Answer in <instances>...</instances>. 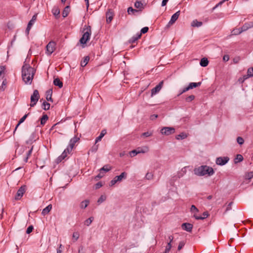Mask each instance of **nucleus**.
I'll return each mask as SVG.
<instances>
[{
  "mask_svg": "<svg viewBox=\"0 0 253 253\" xmlns=\"http://www.w3.org/2000/svg\"><path fill=\"white\" fill-rule=\"evenodd\" d=\"M37 14H34L33 16L32 19L30 20V21L28 22V25H29L31 26H32L35 23V21L37 19Z\"/></svg>",
  "mask_w": 253,
  "mask_h": 253,
  "instance_id": "34",
  "label": "nucleus"
},
{
  "mask_svg": "<svg viewBox=\"0 0 253 253\" xmlns=\"http://www.w3.org/2000/svg\"><path fill=\"white\" fill-rule=\"evenodd\" d=\"M40 98V95L38 90L36 89L34 90V92L32 95L31 96L30 100L31 103L30 106L33 107L36 105L37 102L38 101Z\"/></svg>",
  "mask_w": 253,
  "mask_h": 253,
  "instance_id": "4",
  "label": "nucleus"
},
{
  "mask_svg": "<svg viewBox=\"0 0 253 253\" xmlns=\"http://www.w3.org/2000/svg\"><path fill=\"white\" fill-rule=\"evenodd\" d=\"M189 90V89L188 86L184 87L182 90H179V93L178 94V96L181 95L182 94H183V93L185 92L186 91H187Z\"/></svg>",
  "mask_w": 253,
  "mask_h": 253,
  "instance_id": "48",
  "label": "nucleus"
},
{
  "mask_svg": "<svg viewBox=\"0 0 253 253\" xmlns=\"http://www.w3.org/2000/svg\"><path fill=\"white\" fill-rule=\"evenodd\" d=\"M203 23L200 21H198L197 20H193L191 23V26L192 27H200L202 25Z\"/></svg>",
  "mask_w": 253,
  "mask_h": 253,
  "instance_id": "30",
  "label": "nucleus"
},
{
  "mask_svg": "<svg viewBox=\"0 0 253 253\" xmlns=\"http://www.w3.org/2000/svg\"><path fill=\"white\" fill-rule=\"evenodd\" d=\"M242 32H243V31H242L241 28H240L234 29L232 31V34L235 35H237L241 34Z\"/></svg>",
  "mask_w": 253,
  "mask_h": 253,
  "instance_id": "39",
  "label": "nucleus"
},
{
  "mask_svg": "<svg viewBox=\"0 0 253 253\" xmlns=\"http://www.w3.org/2000/svg\"><path fill=\"white\" fill-rule=\"evenodd\" d=\"M140 11V9L137 10L133 9L132 7L127 8V14H132L134 15H137V14L139 13Z\"/></svg>",
  "mask_w": 253,
  "mask_h": 253,
  "instance_id": "19",
  "label": "nucleus"
},
{
  "mask_svg": "<svg viewBox=\"0 0 253 253\" xmlns=\"http://www.w3.org/2000/svg\"><path fill=\"white\" fill-rule=\"evenodd\" d=\"M34 134H32L30 136V137L29 138V139L28 140H27L26 141V143L27 144H32L34 141H35V140H34Z\"/></svg>",
  "mask_w": 253,
  "mask_h": 253,
  "instance_id": "45",
  "label": "nucleus"
},
{
  "mask_svg": "<svg viewBox=\"0 0 253 253\" xmlns=\"http://www.w3.org/2000/svg\"><path fill=\"white\" fill-rule=\"evenodd\" d=\"M73 238L75 241H77L79 238V234L78 232H75L73 234Z\"/></svg>",
  "mask_w": 253,
  "mask_h": 253,
  "instance_id": "57",
  "label": "nucleus"
},
{
  "mask_svg": "<svg viewBox=\"0 0 253 253\" xmlns=\"http://www.w3.org/2000/svg\"><path fill=\"white\" fill-rule=\"evenodd\" d=\"M229 160V159L227 157H218L216 158V164L218 165L223 166L226 164Z\"/></svg>",
  "mask_w": 253,
  "mask_h": 253,
  "instance_id": "13",
  "label": "nucleus"
},
{
  "mask_svg": "<svg viewBox=\"0 0 253 253\" xmlns=\"http://www.w3.org/2000/svg\"><path fill=\"white\" fill-rule=\"evenodd\" d=\"M52 90L51 89H49L46 91V99L48 101H53L52 99Z\"/></svg>",
  "mask_w": 253,
  "mask_h": 253,
  "instance_id": "20",
  "label": "nucleus"
},
{
  "mask_svg": "<svg viewBox=\"0 0 253 253\" xmlns=\"http://www.w3.org/2000/svg\"><path fill=\"white\" fill-rule=\"evenodd\" d=\"M180 13V11L179 10L172 15L170 21L167 25V27L170 26L175 22V21L178 18Z\"/></svg>",
  "mask_w": 253,
  "mask_h": 253,
  "instance_id": "12",
  "label": "nucleus"
},
{
  "mask_svg": "<svg viewBox=\"0 0 253 253\" xmlns=\"http://www.w3.org/2000/svg\"><path fill=\"white\" fill-rule=\"evenodd\" d=\"M106 21L107 23H110L113 19V17L114 16L113 12L111 11V9H109L106 14Z\"/></svg>",
  "mask_w": 253,
  "mask_h": 253,
  "instance_id": "16",
  "label": "nucleus"
},
{
  "mask_svg": "<svg viewBox=\"0 0 253 253\" xmlns=\"http://www.w3.org/2000/svg\"><path fill=\"white\" fill-rule=\"evenodd\" d=\"M198 209L194 206L192 205L191 208V211L192 212H198Z\"/></svg>",
  "mask_w": 253,
  "mask_h": 253,
  "instance_id": "54",
  "label": "nucleus"
},
{
  "mask_svg": "<svg viewBox=\"0 0 253 253\" xmlns=\"http://www.w3.org/2000/svg\"><path fill=\"white\" fill-rule=\"evenodd\" d=\"M32 26H30L29 25H27V27L26 28V33L27 34V35H29V32L31 29Z\"/></svg>",
  "mask_w": 253,
  "mask_h": 253,
  "instance_id": "61",
  "label": "nucleus"
},
{
  "mask_svg": "<svg viewBox=\"0 0 253 253\" xmlns=\"http://www.w3.org/2000/svg\"><path fill=\"white\" fill-rule=\"evenodd\" d=\"M106 131L105 130H102L100 133L99 135L95 139V143H97L98 142L101 141V139L103 138V137L106 134Z\"/></svg>",
  "mask_w": 253,
  "mask_h": 253,
  "instance_id": "24",
  "label": "nucleus"
},
{
  "mask_svg": "<svg viewBox=\"0 0 253 253\" xmlns=\"http://www.w3.org/2000/svg\"><path fill=\"white\" fill-rule=\"evenodd\" d=\"M153 174L151 172H147L145 175V177L147 179H151L153 177Z\"/></svg>",
  "mask_w": 253,
  "mask_h": 253,
  "instance_id": "53",
  "label": "nucleus"
},
{
  "mask_svg": "<svg viewBox=\"0 0 253 253\" xmlns=\"http://www.w3.org/2000/svg\"><path fill=\"white\" fill-rule=\"evenodd\" d=\"M237 142L240 145H242L244 143V140L242 137L239 136L237 138Z\"/></svg>",
  "mask_w": 253,
  "mask_h": 253,
  "instance_id": "47",
  "label": "nucleus"
},
{
  "mask_svg": "<svg viewBox=\"0 0 253 253\" xmlns=\"http://www.w3.org/2000/svg\"><path fill=\"white\" fill-rule=\"evenodd\" d=\"M243 157L241 154H237L235 160L234 162L235 164L238 163L239 162H241L243 160Z\"/></svg>",
  "mask_w": 253,
  "mask_h": 253,
  "instance_id": "32",
  "label": "nucleus"
},
{
  "mask_svg": "<svg viewBox=\"0 0 253 253\" xmlns=\"http://www.w3.org/2000/svg\"><path fill=\"white\" fill-rule=\"evenodd\" d=\"M171 248V243H168V245H167V246L166 247L165 253H169V251L170 250Z\"/></svg>",
  "mask_w": 253,
  "mask_h": 253,
  "instance_id": "46",
  "label": "nucleus"
},
{
  "mask_svg": "<svg viewBox=\"0 0 253 253\" xmlns=\"http://www.w3.org/2000/svg\"><path fill=\"white\" fill-rule=\"evenodd\" d=\"M185 244V243L184 241L180 242L178 246V251H180L184 246Z\"/></svg>",
  "mask_w": 253,
  "mask_h": 253,
  "instance_id": "49",
  "label": "nucleus"
},
{
  "mask_svg": "<svg viewBox=\"0 0 253 253\" xmlns=\"http://www.w3.org/2000/svg\"><path fill=\"white\" fill-rule=\"evenodd\" d=\"M64 159H62V158L60 156L56 159V162L57 164H58L60 162H61Z\"/></svg>",
  "mask_w": 253,
  "mask_h": 253,
  "instance_id": "64",
  "label": "nucleus"
},
{
  "mask_svg": "<svg viewBox=\"0 0 253 253\" xmlns=\"http://www.w3.org/2000/svg\"><path fill=\"white\" fill-rule=\"evenodd\" d=\"M34 134H32L30 136V137L29 138V139L28 140H27L26 141V143L27 144H32L34 141H35V140H34Z\"/></svg>",
  "mask_w": 253,
  "mask_h": 253,
  "instance_id": "43",
  "label": "nucleus"
},
{
  "mask_svg": "<svg viewBox=\"0 0 253 253\" xmlns=\"http://www.w3.org/2000/svg\"><path fill=\"white\" fill-rule=\"evenodd\" d=\"M54 10V12H53V14H54L55 16H56V15H58L59 14V13H60V10H59V9H57H57H54V10Z\"/></svg>",
  "mask_w": 253,
  "mask_h": 253,
  "instance_id": "62",
  "label": "nucleus"
},
{
  "mask_svg": "<svg viewBox=\"0 0 253 253\" xmlns=\"http://www.w3.org/2000/svg\"><path fill=\"white\" fill-rule=\"evenodd\" d=\"M164 81H162L155 87L151 89V96L158 93L163 87Z\"/></svg>",
  "mask_w": 253,
  "mask_h": 253,
  "instance_id": "11",
  "label": "nucleus"
},
{
  "mask_svg": "<svg viewBox=\"0 0 253 253\" xmlns=\"http://www.w3.org/2000/svg\"><path fill=\"white\" fill-rule=\"evenodd\" d=\"M111 169V167L108 165H105L99 169V171L103 173L109 171Z\"/></svg>",
  "mask_w": 253,
  "mask_h": 253,
  "instance_id": "27",
  "label": "nucleus"
},
{
  "mask_svg": "<svg viewBox=\"0 0 253 253\" xmlns=\"http://www.w3.org/2000/svg\"><path fill=\"white\" fill-rule=\"evenodd\" d=\"M187 134L184 132H181L178 135L176 136V139L177 140L184 139L187 137Z\"/></svg>",
  "mask_w": 253,
  "mask_h": 253,
  "instance_id": "31",
  "label": "nucleus"
},
{
  "mask_svg": "<svg viewBox=\"0 0 253 253\" xmlns=\"http://www.w3.org/2000/svg\"><path fill=\"white\" fill-rule=\"evenodd\" d=\"M104 175V173L100 171L99 173L97 174L95 177V179L97 180L98 179L102 178Z\"/></svg>",
  "mask_w": 253,
  "mask_h": 253,
  "instance_id": "55",
  "label": "nucleus"
},
{
  "mask_svg": "<svg viewBox=\"0 0 253 253\" xmlns=\"http://www.w3.org/2000/svg\"><path fill=\"white\" fill-rule=\"evenodd\" d=\"M69 11H70V6L67 5L64 8V9L62 12L63 17H67L68 16V15L69 14Z\"/></svg>",
  "mask_w": 253,
  "mask_h": 253,
  "instance_id": "28",
  "label": "nucleus"
},
{
  "mask_svg": "<svg viewBox=\"0 0 253 253\" xmlns=\"http://www.w3.org/2000/svg\"><path fill=\"white\" fill-rule=\"evenodd\" d=\"M33 229H34V228L32 225L29 226L27 228V230H26L27 234H30V233H31L32 232Z\"/></svg>",
  "mask_w": 253,
  "mask_h": 253,
  "instance_id": "56",
  "label": "nucleus"
},
{
  "mask_svg": "<svg viewBox=\"0 0 253 253\" xmlns=\"http://www.w3.org/2000/svg\"><path fill=\"white\" fill-rule=\"evenodd\" d=\"M35 70L29 64L24 62L22 68V77L23 81L26 84H32Z\"/></svg>",
  "mask_w": 253,
  "mask_h": 253,
  "instance_id": "1",
  "label": "nucleus"
},
{
  "mask_svg": "<svg viewBox=\"0 0 253 253\" xmlns=\"http://www.w3.org/2000/svg\"><path fill=\"white\" fill-rule=\"evenodd\" d=\"M181 227L183 230L190 232L192 231L193 225L189 223H184L182 224Z\"/></svg>",
  "mask_w": 253,
  "mask_h": 253,
  "instance_id": "15",
  "label": "nucleus"
},
{
  "mask_svg": "<svg viewBox=\"0 0 253 253\" xmlns=\"http://www.w3.org/2000/svg\"><path fill=\"white\" fill-rule=\"evenodd\" d=\"M200 65L202 67H206L209 64V61L206 58H203L200 61Z\"/></svg>",
  "mask_w": 253,
  "mask_h": 253,
  "instance_id": "25",
  "label": "nucleus"
},
{
  "mask_svg": "<svg viewBox=\"0 0 253 253\" xmlns=\"http://www.w3.org/2000/svg\"><path fill=\"white\" fill-rule=\"evenodd\" d=\"M134 6L141 10L143 8V4L140 1H137L134 3Z\"/></svg>",
  "mask_w": 253,
  "mask_h": 253,
  "instance_id": "38",
  "label": "nucleus"
},
{
  "mask_svg": "<svg viewBox=\"0 0 253 253\" xmlns=\"http://www.w3.org/2000/svg\"><path fill=\"white\" fill-rule=\"evenodd\" d=\"M29 113H28V114H25L24 116H23L21 119L20 120H19V124H21L22 123H23L24 122V121L25 120V119L27 118V117H28V116L29 115Z\"/></svg>",
  "mask_w": 253,
  "mask_h": 253,
  "instance_id": "50",
  "label": "nucleus"
},
{
  "mask_svg": "<svg viewBox=\"0 0 253 253\" xmlns=\"http://www.w3.org/2000/svg\"><path fill=\"white\" fill-rule=\"evenodd\" d=\"M93 220V217H90L84 221V224L86 226H89Z\"/></svg>",
  "mask_w": 253,
  "mask_h": 253,
  "instance_id": "40",
  "label": "nucleus"
},
{
  "mask_svg": "<svg viewBox=\"0 0 253 253\" xmlns=\"http://www.w3.org/2000/svg\"><path fill=\"white\" fill-rule=\"evenodd\" d=\"M102 186V184L101 182H97L95 185V189H99L100 188V187H101Z\"/></svg>",
  "mask_w": 253,
  "mask_h": 253,
  "instance_id": "59",
  "label": "nucleus"
},
{
  "mask_svg": "<svg viewBox=\"0 0 253 253\" xmlns=\"http://www.w3.org/2000/svg\"><path fill=\"white\" fill-rule=\"evenodd\" d=\"M253 27V22L251 21L248 23H246L242 27L241 29L243 32L246 31L249 28Z\"/></svg>",
  "mask_w": 253,
  "mask_h": 253,
  "instance_id": "17",
  "label": "nucleus"
},
{
  "mask_svg": "<svg viewBox=\"0 0 253 253\" xmlns=\"http://www.w3.org/2000/svg\"><path fill=\"white\" fill-rule=\"evenodd\" d=\"M229 59V56L228 55H225L223 57V60L225 62L228 61Z\"/></svg>",
  "mask_w": 253,
  "mask_h": 253,
  "instance_id": "63",
  "label": "nucleus"
},
{
  "mask_svg": "<svg viewBox=\"0 0 253 253\" xmlns=\"http://www.w3.org/2000/svg\"><path fill=\"white\" fill-rule=\"evenodd\" d=\"M83 32V35L80 40V42L81 44H84L90 39L91 35V27L88 26L86 28H84Z\"/></svg>",
  "mask_w": 253,
  "mask_h": 253,
  "instance_id": "3",
  "label": "nucleus"
},
{
  "mask_svg": "<svg viewBox=\"0 0 253 253\" xmlns=\"http://www.w3.org/2000/svg\"><path fill=\"white\" fill-rule=\"evenodd\" d=\"M72 150H67V147L64 150L60 156L62 158V159H64L67 156L68 154H70Z\"/></svg>",
  "mask_w": 253,
  "mask_h": 253,
  "instance_id": "33",
  "label": "nucleus"
},
{
  "mask_svg": "<svg viewBox=\"0 0 253 253\" xmlns=\"http://www.w3.org/2000/svg\"><path fill=\"white\" fill-rule=\"evenodd\" d=\"M34 134H32L30 136V137L29 138V139L28 140H27L26 141V143L27 144H32L34 141H35V140H34Z\"/></svg>",
  "mask_w": 253,
  "mask_h": 253,
  "instance_id": "44",
  "label": "nucleus"
},
{
  "mask_svg": "<svg viewBox=\"0 0 253 253\" xmlns=\"http://www.w3.org/2000/svg\"><path fill=\"white\" fill-rule=\"evenodd\" d=\"M52 205L51 204L48 205L46 207L42 210V213L43 215H46L51 210Z\"/></svg>",
  "mask_w": 253,
  "mask_h": 253,
  "instance_id": "21",
  "label": "nucleus"
},
{
  "mask_svg": "<svg viewBox=\"0 0 253 253\" xmlns=\"http://www.w3.org/2000/svg\"><path fill=\"white\" fill-rule=\"evenodd\" d=\"M80 140V137L75 136L71 138L69 141V145L67 146V150H72L76 143L78 142Z\"/></svg>",
  "mask_w": 253,
  "mask_h": 253,
  "instance_id": "10",
  "label": "nucleus"
},
{
  "mask_svg": "<svg viewBox=\"0 0 253 253\" xmlns=\"http://www.w3.org/2000/svg\"><path fill=\"white\" fill-rule=\"evenodd\" d=\"M194 99H195V96L193 95H191L188 96L186 98V101L187 102H190V101L193 100Z\"/></svg>",
  "mask_w": 253,
  "mask_h": 253,
  "instance_id": "51",
  "label": "nucleus"
},
{
  "mask_svg": "<svg viewBox=\"0 0 253 253\" xmlns=\"http://www.w3.org/2000/svg\"><path fill=\"white\" fill-rule=\"evenodd\" d=\"M148 151V147L141 148L138 147L135 150H133L129 152L130 157H132L139 153H144Z\"/></svg>",
  "mask_w": 253,
  "mask_h": 253,
  "instance_id": "6",
  "label": "nucleus"
},
{
  "mask_svg": "<svg viewBox=\"0 0 253 253\" xmlns=\"http://www.w3.org/2000/svg\"><path fill=\"white\" fill-rule=\"evenodd\" d=\"M141 37V34H137L135 36H133L132 38H131L128 42L127 44L130 43L131 45L129 46V47L132 48L134 47L135 45H133L132 44L137 42V41L138 39Z\"/></svg>",
  "mask_w": 253,
  "mask_h": 253,
  "instance_id": "14",
  "label": "nucleus"
},
{
  "mask_svg": "<svg viewBox=\"0 0 253 253\" xmlns=\"http://www.w3.org/2000/svg\"><path fill=\"white\" fill-rule=\"evenodd\" d=\"M53 84L58 86L60 88L63 87V83L58 78H56L54 79Z\"/></svg>",
  "mask_w": 253,
  "mask_h": 253,
  "instance_id": "22",
  "label": "nucleus"
},
{
  "mask_svg": "<svg viewBox=\"0 0 253 253\" xmlns=\"http://www.w3.org/2000/svg\"><path fill=\"white\" fill-rule=\"evenodd\" d=\"M175 132V129L173 127H164L161 130V133L165 135H169Z\"/></svg>",
  "mask_w": 253,
  "mask_h": 253,
  "instance_id": "8",
  "label": "nucleus"
},
{
  "mask_svg": "<svg viewBox=\"0 0 253 253\" xmlns=\"http://www.w3.org/2000/svg\"><path fill=\"white\" fill-rule=\"evenodd\" d=\"M248 78L246 75H244L243 77L240 78L239 79L238 81H239V82H241V83H243Z\"/></svg>",
  "mask_w": 253,
  "mask_h": 253,
  "instance_id": "58",
  "label": "nucleus"
},
{
  "mask_svg": "<svg viewBox=\"0 0 253 253\" xmlns=\"http://www.w3.org/2000/svg\"><path fill=\"white\" fill-rule=\"evenodd\" d=\"M48 117L47 115H45V114L43 115L41 119V125H44L45 124L46 121L48 120Z\"/></svg>",
  "mask_w": 253,
  "mask_h": 253,
  "instance_id": "36",
  "label": "nucleus"
},
{
  "mask_svg": "<svg viewBox=\"0 0 253 253\" xmlns=\"http://www.w3.org/2000/svg\"><path fill=\"white\" fill-rule=\"evenodd\" d=\"M89 60V57L88 56H85L84 60L81 62V66L83 67H85L87 65Z\"/></svg>",
  "mask_w": 253,
  "mask_h": 253,
  "instance_id": "29",
  "label": "nucleus"
},
{
  "mask_svg": "<svg viewBox=\"0 0 253 253\" xmlns=\"http://www.w3.org/2000/svg\"><path fill=\"white\" fill-rule=\"evenodd\" d=\"M56 43L54 41H50L46 46V54L50 55L56 49Z\"/></svg>",
  "mask_w": 253,
  "mask_h": 253,
  "instance_id": "5",
  "label": "nucleus"
},
{
  "mask_svg": "<svg viewBox=\"0 0 253 253\" xmlns=\"http://www.w3.org/2000/svg\"><path fill=\"white\" fill-rule=\"evenodd\" d=\"M233 62L235 63V64H237L238 63L239 61L240 60V57L238 56V57H236L235 58H234L233 59Z\"/></svg>",
  "mask_w": 253,
  "mask_h": 253,
  "instance_id": "60",
  "label": "nucleus"
},
{
  "mask_svg": "<svg viewBox=\"0 0 253 253\" xmlns=\"http://www.w3.org/2000/svg\"><path fill=\"white\" fill-rule=\"evenodd\" d=\"M209 216V214L208 211H205L203 213V216H198L196 214H194V217L197 220H203L205 219L206 218L208 217Z\"/></svg>",
  "mask_w": 253,
  "mask_h": 253,
  "instance_id": "18",
  "label": "nucleus"
},
{
  "mask_svg": "<svg viewBox=\"0 0 253 253\" xmlns=\"http://www.w3.org/2000/svg\"><path fill=\"white\" fill-rule=\"evenodd\" d=\"M89 203V201L88 200L83 201L80 204V208L83 209H85L88 206Z\"/></svg>",
  "mask_w": 253,
  "mask_h": 253,
  "instance_id": "26",
  "label": "nucleus"
},
{
  "mask_svg": "<svg viewBox=\"0 0 253 253\" xmlns=\"http://www.w3.org/2000/svg\"><path fill=\"white\" fill-rule=\"evenodd\" d=\"M152 135V132L150 131H147L142 133L141 136L144 137H148Z\"/></svg>",
  "mask_w": 253,
  "mask_h": 253,
  "instance_id": "42",
  "label": "nucleus"
},
{
  "mask_svg": "<svg viewBox=\"0 0 253 253\" xmlns=\"http://www.w3.org/2000/svg\"><path fill=\"white\" fill-rule=\"evenodd\" d=\"M126 174V172H123L120 175L115 177L114 179L110 181L109 183V186H113L118 182H120L121 181H122L123 178H124Z\"/></svg>",
  "mask_w": 253,
  "mask_h": 253,
  "instance_id": "7",
  "label": "nucleus"
},
{
  "mask_svg": "<svg viewBox=\"0 0 253 253\" xmlns=\"http://www.w3.org/2000/svg\"><path fill=\"white\" fill-rule=\"evenodd\" d=\"M148 27H145L141 29L140 34H141V35H142V34H145L148 31Z\"/></svg>",
  "mask_w": 253,
  "mask_h": 253,
  "instance_id": "52",
  "label": "nucleus"
},
{
  "mask_svg": "<svg viewBox=\"0 0 253 253\" xmlns=\"http://www.w3.org/2000/svg\"><path fill=\"white\" fill-rule=\"evenodd\" d=\"M194 172L195 174L198 176H204L206 174L211 176L214 172L213 169L208 166H201L196 168L194 169Z\"/></svg>",
  "mask_w": 253,
  "mask_h": 253,
  "instance_id": "2",
  "label": "nucleus"
},
{
  "mask_svg": "<svg viewBox=\"0 0 253 253\" xmlns=\"http://www.w3.org/2000/svg\"><path fill=\"white\" fill-rule=\"evenodd\" d=\"M26 186L25 185H22L19 188L15 196L16 200H19L22 198L26 191Z\"/></svg>",
  "mask_w": 253,
  "mask_h": 253,
  "instance_id": "9",
  "label": "nucleus"
},
{
  "mask_svg": "<svg viewBox=\"0 0 253 253\" xmlns=\"http://www.w3.org/2000/svg\"><path fill=\"white\" fill-rule=\"evenodd\" d=\"M106 197L105 195H101L97 200V203L100 204L105 201Z\"/></svg>",
  "mask_w": 253,
  "mask_h": 253,
  "instance_id": "41",
  "label": "nucleus"
},
{
  "mask_svg": "<svg viewBox=\"0 0 253 253\" xmlns=\"http://www.w3.org/2000/svg\"><path fill=\"white\" fill-rule=\"evenodd\" d=\"M42 108L44 110H48L50 108V104L44 101L42 104Z\"/></svg>",
  "mask_w": 253,
  "mask_h": 253,
  "instance_id": "35",
  "label": "nucleus"
},
{
  "mask_svg": "<svg viewBox=\"0 0 253 253\" xmlns=\"http://www.w3.org/2000/svg\"><path fill=\"white\" fill-rule=\"evenodd\" d=\"M201 84V82H198V83H190L188 87L190 89H193V88H195L197 87H198L200 86Z\"/></svg>",
  "mask_w": 253,
  "mask_h": 253,
  "instance_id": "23",
  "label": "nucleus"
},
{
  "mask_svg": "<svg viewBox=\"0 0 253 253\" xmlns=\"http://www.w3.org/2000/svg\"><path fill=\"white\" fill-rule=\"evenodd\" d=\"M248 78L253 76V67L249 68L248 69L247 75H246Z\"/></svg>",
  "mask_w": 253,
  "mask_h": 253,
  "instance_id": "37",
  "label": "nucleus"
}]
</instances>
